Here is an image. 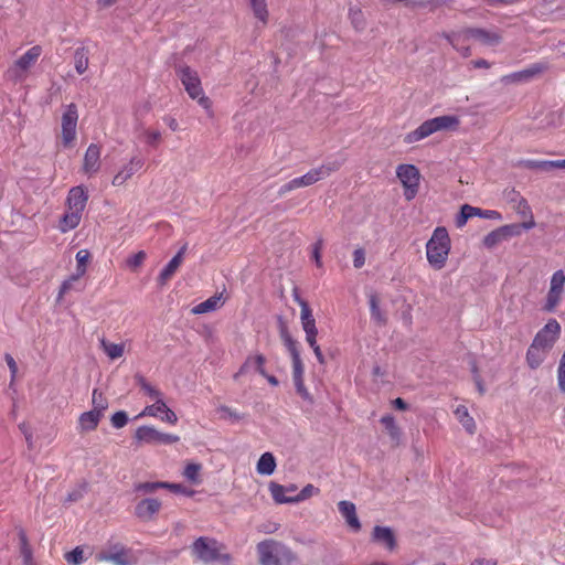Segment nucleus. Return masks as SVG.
<instances>
[{
  "label": "nucleus",
  "mask_w": 565,
  "mask_h": 565,
  "mask_svg": "<svg viewBox=\"0 0 565 565\" xmlns=\"http://www.w3.org/2000/svg\"><path fill=\"white\" fill-rule=\"evenodd\" d=\"M260 565H298L297 554L285 543L274 539L259 542L256 546Z\"/></svg>",
  "instance_id": "1"
},
{
  "label": "nucleus",
  "mask_w": 565,
  "mask_h": 565,
  "mask_svg": "<svg viewBox=\"0 0 565 565\" xmlns=\"http://www.w3.org/2000/svg\"><path fill=\"white\" fill-rule=\"evenodd\" d=\"M175 73L181 81L189 97L196 100L198 104L209 114L212 115V102L204 94L201 78L198 72L188 65H179Z\"/></svg>",
  "instance_id": "2"
},
{
  "label": "nucleus",
  "mask_w": 565,
  "mask_h": 565,
  "mask_svg": "<svg viewBox=\"0 0 565 565\" xmlns=\"http://www.w3.org/2000/svg\"><path fill=\"white\" fill-rule=\"evenodd\" d=\"M450 252V238L445 227H436L426 244L428 263L435 269H441Z\"/></svg>",
  "instance_id": "3"
},
{
  "label": "nucleus",
  "mask_w": 565,
  "mask_h": 565,
  "mask_svg": "<svg viewBox=\"0 0 565 565\" xmlns=\"http://www.w3.org/2000/svg\"><path fill=\"white\" fill-rule=\"evenodd\" d=\"M281 339L287 348L292 362V379L297 393L306 401H311L310 393L303 383V364L300 358V350L298 342L287 332H281Z\"/></svg>",
  "instance_id": "4"
},
{
  "label": "nucleus",
  "mask_w": 565,
  "mask_h": 565,
  "mask_svg": "<svg viewBox=\"0 0 565 565\" xmlns=\"http://www.w3.org/2000/svg\"><path fill=\"white\" fill-rule=\"evenodd\" d=\"M460 118L456 115H444L424 121L408 138L420 140L439 131H456L459 129Z\"/></svg>",
  "instance_id": "5"
},
{
  "label": "nucleus",
  "mask_w": 565,
  "mask_h": 565,
  "mask_svg": "<svg viewBox=\"0 0 565 565\" xmlns=\"http://www.w3.org/2000/svg\"><path fill=\"white\" fill-rule=\"evenodd\" d=\"M42 54V47L34 45L30 47L24 54L17 58L8 68L7 75L14 82L24 81L30 70L35 65Z\"/></svg>",
  "instance_id": "6"
},
{
  "label": "nucleus",
  "mask_w": 565,
  "mask_h": 565,
  "mask_svg": "<svg viewBox=\"0 0 565 565\" xmlns=\"http://www.w3.org/2000/svg\"><path fill=\"white\" fill-rule=\"evenodd\" d=\"M396 177L403 185L405 200H414L418 194L422 178L418 168L414 164H399L396 168Z\"/></svg>",
  "instance_id": "7"
},
{
  "label": "nucleus",
  "mask_w": 565,
  "mask_h": 565,
  "mask_svg": "<svg viewBox=\"0 0 565 565\" xmlns=\"http://www.w3.org/2000/svg\"><path fill=\"white\" fill-rule=\"evenodd\" d=\"M193 555L203 563H213L220 559V552L216 540L200 536L192 546Z\"/></svg>",
  "instance_id": "8"
},
{
  "label": "nucleus",
  "mask_w": 565,
  "mask_h": 565,
  "mask_svg": "<svg viewBox=\"0 0 565 565\" xmlns=\"http://www.w3.org/2000/svg\"><path fill=\"white\" fill-rule=\"evenodd\" d=\"M341 162H328L318 168L311 169L301 177L295 178L294 183L296 189L305 188L315 184L316 182L329 177L331 172L338 170Z\"/></svg>",
  "instance_id": "9"
},
{
  "label": "nucleus",
  "mask_w": 565,
  "mask_h": 565,
  "mask_svg": "<svg viewBox=\"0 0 565 565\" xmlns=\"http://www.w3.org/2000/svg\"><path fill=\"white\" fill-rule=\"evenodd\" d=\"M561 333V326L556 319H550L546 324L536 333L533 344L550 352Z\"/></svg>",
  "instance_id": "10"
},
{
  "label": "nucleus",
  "mask_w": 565,
  "mask_h": 565,
  "mask_svg": "<svg viewBox=\"0 0 565 565\" xmlns=\"http://www.w3.org/2000/svg\"><path fill=\"white\" fill-rule=\"evenodd\" d=\"M471 217H481L487 220H501L502 216L498 211L494 210H483L480 207L471 206L469 204H463L460 209V213L456 217L457 227H462L466 225L469 218Z\"/></svg>",
  "instance_id": "11"
},
{
  "label": "nucleus",
  "mask_w": 565,
  "mask_h": 565,
  "mask_svg": "<svg viewBox=\"0 0 565 565\" xmlns=\"http://www.w3.org/2000/svg\"><path fill=\"white\" fill-rule=\"evenodd\" d=\"M151 416L159 417L162 422L175 425L178 417L173 411H171L162 398L157 399L152 405H148L139 414L138 417Z\"/></svg>",
  "instance_id": "12"
},
{
  "label": "nucleus",
  "mask_w": 565,
  "mask_h": 565,
  "mask_svg": "<svg viewBox=\"0 0 565 565\" xmlns=\"http://www.w3.org/2000/svg\"><path fill=\"white\" fill-rule=\"evenodd\" d=\"M77 120V108L74 104H71L67 106L62 117V135L64 141H73L76 138Z\"/></svg>",
  "instance_id": "13"
},
{
  "label": "nucleus",
  "mask_w": 565,
  "mask_h": 565,
  "mask_svg": "<svg viewBox=\"0 0 565 565\" xmlns=\"http://www.w3.org/2000/svg\"><path fill=\"white\" fill-rule=\"evenodd\" d=\"M443 36L450 43V45L459 52L463 57L471 55V50L467 45L469 40H472L470 29H465L458 32L443 33Z\"/></svg>",
  "instance_id": "14"
},
{
  "label": "nucleus",
  "mask_w": 565,
  "mask_h": 565,
  "mask_svg": "<svg viewBox=\"0 0 565 565\" xmlns=\"http://www.w3.org/2000/svg\"><path fill=\"white\" fill-rule=\"evenodd\" d=\"M470 34L472 35V40L477 41L481 45L494 47L502 42L501 32L495 29H481L475 28L470 29Z\"/></svg>",
  "instance_id": "15"
},
{
  "label": "nucleus",
  "mask_w": 565,
  "mask_h": 565,
  "mask_svg": "<svg viewBox=\"0 0 565 565\" xmlns=\"http://www.w3.org/2000/svg\"><path fill=\"white\" fill-rule=\"evenodd\" d=\"M265 364L266 358L263 354L258 353L248 355L239 370L234 374V380H237L239 376L249 372H257L260 375H266Z\"/></svg>",
  "instance_id": "16"
},
{
  "label": "nucleus",
  "mask_w": 565,
  "mask_h": 565,
  "mask_svg": "<svg viewBox=\"0 0 565 565\" xmlns=\"http://www.w3.org/2000/svg\"><path fill=\"white\" fill-rule=\"evenodd\" d=\"M143 167V159L134 157L113 179V185L120 186Z\"/></svg>",
  "instance_id": "17"
},
{
  "label": "nucleus",
  "mask_w": 565,
  "mask_h": 565,
  "mask_svg": "<svg viewBox=\"0 0 565 565\" xmlns=\"http://www.w3.org/2000/svg\"><path fill=\"white\" fill-rule=\"evenodd\" d=\"M161 502L158 499L147 498L139 501L135 507V514L141 520H150L159 512Z\"/></svg>",
  "instance_id": "18"
},
{
  "label": "nucleus",
  "mask_w": 565,
  "mask_h": 565,
  "mask_svg": "<svg viewBox=\"0 0 565 565\" xmlns=\"http://www.w3.org/2000/svg\"><path fill=\"white\" fill-rule=\"evenodd\" d=\"M100 146L99 143H90L84 157L83 170L86 174L92 175L99 170Z\"/></svg>",
  "instance_id": "19"
},
{
  "label": "nucleus",
  "mask_w": 565,
  "mask_h": 565,
  "mask_svg": "<svg viewBox=\"0 0 565 565\" xmlns=\"http://www.w3.org/2000/svg\"><path fill=\"white\" fill-rule=\"evenodd\" d=\"M338 509L341 515L344 518L347 524L354 531L361 530V523L356 515L355 504L351 501L342 500L338 503Z\"/></svg>",
  "instance_id": "20"
},
{
  "label": "nucleus",
  "mask_w": 565,
  "mask_h": 565,
  "mask_svg": "<svg viewBox=\"0 0 565 565\" xmlns=\"http://www.w3.org/2000/svg\"><path fill=\"white\" fill-rule=\"evenodd\" d=\"M186 250V245H183L179 252L170 259V262L160 271L158 281L161 286L166 285L167 281L175 274L179 266L182 263L183 255Z\"/></svg>",
  "instance_id": "21"
},
{
  "label": "nucleus",
  "mask_w": 565,
  "mask_h": 565,
  "mask_svg": "<svg viewBox=\"0 0 565 565\" xmlns=\"http://www.w3.org/2000/svg\"><path fill=\"white\" fill-rule=\"evenodd\" d=\"M98 558L114 565H135L138 562V557L131 548H127L121 553H103Z\"/></svg>",
  "instance_id": "22"
},
{
  "label": "nucleus",
  "mask_w": 565,
  "mask_h": 565,
  "mask_svg": "<svg viewBox=\"0 0 565 565\" xmlns=\"http://www.w3.org/2000/svg\"><path fill=\"white\" fill-rule=\"evenodd\" d=\"M88 195L82 186H74L70 190L67 196V207L70 210L82 212L84 211Z\"/></svg>",
  "instance_id": "23"
},
{
  "label": "nucleus",
  "mask_w": 565,
  "mask_h": 565,
  "mask_svg": "<svg viewBox=\"0 0 565 565\" xmlns=\"http://www.w3.org/2000/svg\"><path fill=\"white\" fill-rule=\"evenodd\" d=\"M546 70V66L542 63H536L531 65L530 67L522 70L520 72H515L505 78L511 82H527L535 77L536 75L543 73Z\"/></svg>",
  "instance_id": "24"
},
{
  "label": "nucleus",
  "mask_w": 565,
  "mask_h": 565,
  "mask_svg": "<svg viewBox=\"0 0 565 565\" xmlns=\"http://www.w3.org/2000/svg\"><path fill=\"white\" fill-rule=\"evenodd\" d=\"M547 354V351L531 343L526 352V362L532 370H535L544 362Z\"/></svg>",
  "instance_id": "25"
},
{
  "label": "nucleus",
  "mask_w": 565,
  "mask_h": 565,
  "mask_svg": "<svg viewBox=\"0 0 565 565\" xmlns=\"http://www.w3.org/2000/svg\"><path fill=\"white\" fill-rule=\"evenodd\" d=\"M102 417L103 415L98 414V412H85L79 416L78 427L83 431H92L98 426Z\"/></svg>",
  "instance_id": "26"
},
{
  "label": "nucleus",
  "mask_w": 565,
  "mask_h": 565,
  "mask_svg": "<svg viewBox=\"0 0 565 565\" xmlns=\"http://www.w3.org/2000/svg\"><path fill=\"white\" fill-rule=\"evenodd\" d=\"M223 305L222 294L214 295L192 308L194 315H203L216 310Z\"/></svg>",
  "instance_id": "27"
},
{
  "label": "nucleus",
  "mask_w": 565,
  "mask_h": 565,
  "mask_svg": "<svg viewBox=\"0 0 565 565\" xmlns=\"http://www.w3.org/2000/svg\"><path fill=\"white\" fill-rule=\"evenodd\" d=\"M82 214V212L70 210L67 207L60 222L61 232L66 233L71 230H74L79 224Z\"/></svg>",
  "instance_id": "28"
},
{
  "label": "nucleus",
  "mask_w": 565,
  "mask_h": 565,
  "mask_svg": "<svg viewBox=\"0 0 565 565\" xmlns=\"http://www.w3.org/2000/svg\"><path fill=\"white\" fill-rule=\"evenodd\" d=\"M276 469V459L271 452H264L257 461L256 470L259 475L271 476Z\"/></svg>",
  "instance_id": "29"
},
{
  "label": "nucleus",
  "mask_w": 565,
  "mask_h": 565,
  "mask_svg": "<svg viewBox=\"0 0 565 565\" xmlns=\"http://www.w3.org/2000/svg\"><path fill=\"white\" fill-rule=\"evenodd\" d=\"M159 430L152 426H140L135 433V438L139 443L157 445Z\"/></svg>",
  "instance_id": "30"
},
{
  "label": "nucleus",
  "mask_w": 565,
  "mask_h": 565,
  "mask_svg": "<svg viewBox=\"0 0 565 565\" xmlns=\"http://www.w3.org/2000/svg\"><path fill=\"white\" fill-rule=\"evenodd\" d=\"M373 539L375 541L385 543L388 548H393L395 546L394 533L387 526L376 525L373 529Z\"/></svg>",
  "instance_id": "31"
},
{
  "label": "nucleus",
  "mask_w": 565,
  "mask_h": 565,
  "mask_svg": "<svg viewBox=\"0 0 565 565\" xmlns=\"http://www.w3.org/2000/svg\"><path fill=\"white\" fill-rule=\"evenodd\" d=\"M89 64L88 51L85 47H79L74 53V65L78 74H84Z\"/></svg>",
  "instance_id": "32"
},
{
  "label": "nucleus",
  "mask_w": 565,
  "mask_h": 565,
  "mask_svg": "<svg viewBox=\"0 0 565 565\" xmlns=\"http://www.w3.org/2000/svg\"><path fill=\"white\" fill-rule=\"evenodd\" d=\"M269 491L270 494L276 503L284 504V503H294V497H286V487L281 486L276 482L269 483Z\"/></svg>",
  "instance_id": "33"
},
{
  "label": "nucleus",
  "mask_w": 565,
  "mask_h": 565,
  "mask_svg": "<svg viewBox=\"0 0 565 565\" xmlns=\"http://www.w3.org/2000/svg\"><path fill=\"white\" fill-rule=\"evenodd\" d=\"M302 329L316 328V320L307 301H299Z\"/></svg>",
  "instance_id": "34"
},
{
  "label": "nucleus",
  "mask_w": 565,
  "mask_h": 565,
  "mask_svg": "<svg viewBox=\"0 0 565 565\" xmlns=\"http://www.w3.org/2000/svg\"><path fill=\"white\" fill-rule=\"evenodd\" d=\"M250 7L255 18L258 19L263 24H266L268 21L266 0H250Z\"/></svg>",
  "instance_id": "35"
},
{
  "label": "nucleus",
  "mask_w": 565,
  "mask_h": 565,
  "mask_svg": "<svg viewBox=\"0 0 565 565\" xmlns=\"http://www.w3.org/2000/svg\"><path fill=\"white\" fill-rule=\"evenodd\" d=\"M456 415L459 418L461 425L469 434L475 433L476 424L471 416L468 414V409L465 406H458L456 409Z\"/></svg>",
  "instance_id": "36"
},
{
  "label": "nucleus",
  "mask_w": 565,
  "mask_h": 565,
  "mask_svg": "<svg viewBox=\"0 0 565 565\" xmlns=\"http://www.w3.org/2000/svg\"><path fill=\"white\" fill-rule=\"evenodd\" d=\"M369 303H370V312H371V319L376 321L379 324H384L386 322V318L379 306V299L376 295H370L369 297Z\"/></svg>",
  "instance_id": "37"
},
{
  "label": "nucleus",
  "mask_w": 565,
  "mask_h": 565,
  "mask_svg": "<svg viewBox=\"0 0 565 565\" xmlns=\"http://www.w3.org/2000/svg\"><path fill=\"white\" fill-rule=\"evenodd\" d=\"M102 348L104 352L111 359H118L124 354V344L121 343H111L103 339L100 341Z\"/></svg>",
  "instance_id": "38"
},
{
  "label": "nucleus",
  "mask_w": 565,
  "mask_h": 565,
  "mask_svg": "<svg viewBox=\"0 0 565 565\" xmlns=\"http://www.w3.org/2000/svg\"><path fill=\"white\" fill-rule=\"evenodd\" d=\"M349 19L356 30H363L365 26L364 14L359 7H351L349 9Z\"/></svg>",
  "instance_id": "39"
},
{
  "label": "nucleus",
  "mask_w": 565,
  "mask_h": 565,
  "mask_svg": "<svg viewBox=\"0 0 565 565\" xmlns=\"http://www.w3.org/2000/svg\"><path fill=\"white\" fill-rule=\"evenodd\" d=\"M92 404H93L92 411L98 412V414H100V415H103L104 412L108 407V402H107L106 397L97 388H95L93 391Z\"/></svg>",
  "instance_id": "40"
},
{
  "label": "nucleus",
  "mask_w": 565,
  "mask_h": 565,
  "mask_svg": "<svg viewBox=\"0 0 565 565\" xmlns=\"http://www.w3.org/2000/svg\"><path fill=\"white\" fill-rule=\"evenodd\" d=\"M514 194L518 196V202L515 205H513L515 213L523 218H525L526 216H531V214L533 213L527 201L520 193Z\"/></svg>",
  "instance_id": "41"
},
{
  "label": "nucleus",
  "mask_w": 565,
  "mask_h": 565,
  "mask_svg": "<svg viewBox=\"0 0 565 565\" xmlns=\"http://www.w3.org/2000/svg\"><path fill=\"white\" fill-rule=\"evenodd\" d=\"M551 160H521L519 163L531 170L550 171L552 164H548Z\"/></svg>",
  "instance_id": "42"
},
{
  "label": "nucleus",
  "mask_w": 565,
  "mask_h": 565,
  "mask_svg": "<svg viewBox=\"0 0 565 565\" xmlns=\"http://www.w3.org/2000/svg\"><path fill=\"white\" fill-rule=\"evenodd\" d=\"M158 489H166V481L142 482L135 486V491L142 493H152Z\"/></svg>",
  "instance_id": "43"
},
{
  "label": "nucleus",
  "mask_w": 565,
  "mask_h": 565,
  "mask_svg": "<svg viewBox=\"0 0 565 565\" xmlns=\"http://www.w3.org/2000/svg\"><path fill=\"white\" fill-rule=\"evenodd\" d=\"M381 423L384 425L392 438L397 439L399 437V429L395 423V418L392 415H384L381 418Z\"/></svg>",
  "instance_id": "44"
},
{
  "label": "nucleus",
  "mask_w": 565,
  "mask_h": 565,
  "mask_svg": "<svg viewBox=\"0 0 565 565\" xmlns=\"http://www.w3.org/2000/svg\"><path fill=\"white\" fill-rule=\"evenodd\" d=\"M503 241H504V238H503L502 232L499 227L484 236L483 245L487 248H493L494 246H497L498 244H500Z\"/></svg>",
  "instance_id": "45"
},
{
  "label": "nucleus",
  "mask_w": 565,
  "mask_h": 565,
  "mask_svg": "<svg viewBox=\"0 0 565 565\" xmlns=\"http://www.w3.org/2000/svg\"><path fill=\"white\" fill-rule=\"evenodd\" d=\"M564 284H565V275H564L563 270H557L552 275L550 290H552L553 292L556 291V292L562 294Z\"/></svg>",
  "instance_id": "46"
},
{
  "label": "nucleus",
  "mask_w": 565,
  "mask_h": 565,
  "mask_svg": "<svg viewBox=\"0 0 565 565\" xmlns=\"http://www.w3.org/2000/svg\"><path fill=\"white\" fill-rule=\"evenodd\" d=\"M217 413L220 414L221 418L230 419L232 422H238L243 418V416L239 413L225 405L220 406L217 408Z\"/></svg>",
  "instance_id": "47"
},
{
  "label": "nucleus",
  "mask_w": 565,
  "mask_h": 565,
  "mask_svg": "<svg viewBox=\"0 0 565 565\" xmlns=\"http://www.w3.org/2000/svg\"><path fill=\"white\" fill-rule=\"evenodd\" d=\"M88 257H89V253L86 249H81L76 254V262H77L76 273L81 276H84V274L86 273V263L88 260Z\"/></svg>",
  "instance_id": "48"
},
{
  "label": "nucleus",
  "mask_w": 565,
  "mask_h": 565,
  "mask_svg": "<svg viewBox=\"0 0 565 565\" xmlns=\"http://www.w3.org/2000/svg\"><path fill=\"white\" fill-rule=\"evenodd\" d=\"M65 559L68 564L81 565L84 561L83 550L79 546H76L65 554Z\"/></svg>",
  "instance_id": "49"
},
{
  "label": "nucleus",
  "mask_w": 565,
  "mask_h": 565,
  "mask_svg": "<svg viewBox=\"0 0 565 565\" xmlns=\"http://www.w3.org/2000/svg\"><path fill=\"white\" fill-rule=\"evenodd\" d=\"M319 492V489L316 488L312 484H307L303 487L297 495L294 497V503L305 501L306 499L310 498L311 495Z\"/></svg>",
  "instance_id": "50"
},
{
  "label": "nucleus",
  "mask_w": 565,
  "mask_h": 565,
  "mask_svg": "<svg viewBox=\"0 0 565 565\" xmlns=\"http://www.w3.org/2000/svg\"><path fill=\"white\" fill-rule=\"evenodd\" d=\"M500 230L502 232L504 241H507L510 237L520 236L522 234V226H519V224H508L500 226Z\"/></svg>",
  "instance_id": "51"
},
{
  "label": "nucleus",
  "mask_w": 565,
  "mask_h": 565,
  "mask_svg": "<svg viewBox=\"0 0 565 565\" xmlns=\"http://www.w3.org/2000/svg\"><path fill=\"white\" fill-rule=\"evenodd\" d=\"M561 295L559 292H556V291H552V290H548L547 292V297H546V302L544 305V310L547 311V312H552L554 311L555 307L558 305L559 300H561Z\"/></svg>",
  "instance_id": "52"
},
{
  "label": "nucleus",
  "mask_w": 565,
  "mask_h": 565,
  "mask_svg": "<svg viewBox=\"0 0 565 565\" xmlns=\"http://www.w3.org/2000/svg\"><path fill=\"white\" fill-rule=\"evenodd\" d=\"M140 387L150 398L154 401L162 398V393L150 385L145 379L140 380Z\"/></svg>",
  "instance_id": "53"
},
{
  "label": "nucleus",
  "mask_w": 565,
  "mask_h": 565,
  "mask_svg": "<svg viewBox=\"0 0 565 565\" xmlns=\"http://www.w3.org/2000/svg\"><path fill=\"white\" fill-rule=\"evenodd\" d=\"M166 489H169L173 493L183 494L186 497H192L195 493L194 490L189 489V488L182 486L181 483L166 482Z\"/></svg>",
  "instance_id": "54"
},
{
  "label": "nucleus",
  "mask_w": 565,
  "mask_h": 565,
  "mask_svg": "<svg viewBox=\"0 0 565 565\" xmlns=\"http://www.w3.org/2000/svg\"><path fill=\"white\" fill-rule=\"evenodd\" d=\"M557 384L559 390L565 393V350L561 356L558 369H557Z\"/></svg>",
  "instance_id": "55"
},
{
  "label": "nucleus",
  "mask_w": 565,
  "mask_h": 565,
  "mask_svg": "<svg viewBox=\"0 0 565 565\" xmlns=\"http://www.w3.org/2000/svg\"><path fill=\"white\" fill-rule=\"evenodd\" d=\"M110 422L115 428H122L128 423V415L125 411H118L111 416Z\"/></svg>",
  "instance_id": "56"
},
{
  "label": "nucleus",
  "mask_w": 565,
  "mask_h": 565,
  "mask_svg": "<svg viewBox=\"0 0 565 565\" xmlns=\"http://www.w3.org/2000/svg\"><path fill=\"white\" fill-rule=\"evenodd\" d=\"M21 540V554L23 556L24 563L29 565L32 561V552L28 545L26 536L23 532L20 533Z\"/></svg>",
  "instance_id": "57"
},
{
  "label": "nucleus",
  "mask_w": 565,
  "mask_h": 565,
  "mask_svg": "<svg viewBox=\"0 0 565 565\" xmlns=\"http://www.w3.org/2000/svg\"><path fill=\"white\" fill-rule=\"evenodd\" d=\"M199 471H200V465L189 463L184 468L183 476L188 480H190L192 482H196L198 481Z\"/></svg>",
  "instance_id": "58"
},
{
  "label": "nucleus",
  "mask_w": 565,
  "mask_h": 565,
  "mask_svg": "<svg viewBox=\"0 0 565 565\" xmlns=\"http://www.w3.org/2000/svg\"><path fill=\"white\" fill-rule=\"evenodd\" d=\"M82 276L78 275L77 273L71 275L67 279H65L61 287H60V292H58V298H61L63 295H65L68 290H71L73 284L75 281H77Z\"/></svg>",
  "instance_id": "59"
},
{
  "label": "nucleus",
  "mask_w": 565,
  "mask_h": 565,
  "mask_svg": "<svg viewBox=\"0 0 565 565\" xmlns=\"http://www.w3.org/2000/svg\"><path fill=\"white\" fill-rule=\"evenodd\" d=\"M322 245H323V239L320 237L312 246V259L315 260L317 267H322V260H321Z\"/></svg>",
  "instance_id": "60"
},
{
  "label": "nucleus",
  "mask_w": 565,
  "mask_h": 565,
  "mask_svg": "<svg viewBox=\"0 0 565 565\" xmlns=\"http://www.w3.org/2000/svg\"><path fill=\"white\" fill-rule=\"evenodd\" d=\"M179 439L180 438L177 435L159 431L157 445H171L178 443Z\"/></svg>",
  "instance_id": "61"
},
{
  "label": "nucleus",
  "mask_w": 565,
  "mask_h": 565,
  "mask_svg": "<svg viewBox=\"0 0 565 565\" xmlns=\"http://www.w3.org/2000/svg\"><path fill=\"white\" fill-rule=\"evenodd\" d=\"M145 259H146V253L143 250H140V252L134 254L131 257H129L127 260V264L131 268H137L143 263Z\"/></svg>",
  "instance_id": "62"
},
{
  "label": "nucleus",
  "mask_w": 565,
  "mask_h": 565,
  "mask_svg": "<svg viewBox=\"0 0 565 565\" xmlns=\"http://www.w3.org/2000/svg\"><path fill=\"white\" fill-rule=\"evenodd\" d=\"M365 264V253L362 248H356L353 252V266L355 268H362Z\"/></svg>",
  "instance_id": "63"
},
{
  "label": "nucleus",
  "mask_w": 565,
  "mask_h": 565,
  "mask_svg": "<svg viewBox=\"0 0 565 565\" xmlns=\"http://www.w3.org/2000/svg\"><path fill=\"white\" fill-rule=\"evenodd\" d=\"M85 491H86V487L81 486L78 489H75L67 494L66 501L76 502V501L81 500L83 498Z\"/></svg>",
  "instance_id": "64"
}]
</instances>
